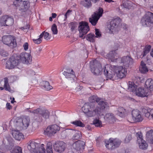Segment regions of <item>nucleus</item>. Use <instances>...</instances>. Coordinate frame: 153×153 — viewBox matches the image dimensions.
<instances>
[{
    "label": "nucleus",
    "instance_id": "obj_20",
    "mask_svg": "<svg viewBox=\"0 0 153 153\" xmlns=\"http://www.w3.org/2000/svg\"><path fill=\"white\" fill-rule=\"evenodd\" d=\"M85 144L84 142L78 140L74 143L73 144V148L77 150H79L81 149H83L84 146Z\"/></svg>",
    "mask_w": 153,
    "mask_h": 153
},
{
    "label": "nucleus",
    "instance_id": "obj_9",
    "mask_svg": "<svg viewBox=\"0 0 153 153\" xmlns=\"http://www.w3.org/2000/svg\"><path fill=\"white\" fill-rule=\"evenodd\" d=\"M2 40L4 44L12 48L16 46V40L11 36H3L2 37Z\"/></svg>",
    "mask_w": 153,
    "mask_h": 153
},
{
    "label": "nucleus",
    "instance_id": "obj_11",
    "mask_svg": "<svg viewBox=\"0 0 153 153\" xmlns=\"http://www.w3.org/2000/svg\"><path fill=\"white\" fill-rule=\"evenodd\" d=\"M114 70L117 77L120 78L125 77L127 74V71L125 67L122 66H113Z\"/></svg>",
    "mask_w": 153,
    "mask_h": 153
},
{
    "label": "nucleus",
    "instance_id": "obj_48",
    "mask_svg": "<svg viewBox=\"0 0 153 153\" xmlns=\"http://www.w3.org/2000/svg\"><path fill=\"white\" fill-rule=\"evenodd\" d=\"M53 129L54 131V133L55 134L57 131H59L60 129V128L57 125L55 124L50 126Z\"/></svg>",
    "mask_w": 153,
    "mask_h": 153
},
{
    "label": "nucleus",
    "instance_id": "obj_28",
    "mask_svg": "<svg viewBox=\"0 0 153 153\" xmlns=\"http://www.w3.org/2000/svg\"><path fill=\"white\" fill-rule=\"evenodd\" d=\"M147 140L150 143L153 144V130H151L148 131L146 134Z\"/></svg>",
    "mask_w": 153,
    "mask_h": 153
},
{
    "label": "nucleus",
    "instance_id": "obj_49",
    "mask_svg": "<svg viewBox=\"0 0 153 153\" xmlns=\"http://www.w3.org/2000/svg\"><path fill=\"white\" fill-rule=\"evenodd\" d=\"M44 145L43 144H42L41 146H39L38 148V151H37L36 153H45V149L43 146Z\"/></svg>",
    "mask_w": 153,
    "mask_h": 153
},
{
    "label": "nucleus",
    "instance_id": "obj_22",
    "mask_svg": "<svg viewBox=\"0 0 153 153\" xmlns=\"http://www.w3.org/2000/svg\"><path fill=\"white\" fill-rule=\"evenodd\" d=\"M30 2L28 1H23L22 5L21 7L17 8L21 12H24L26 11L30 7Z\"/></svg>",
    "mask_w": 153,
    "mask_h": 153
},
{
    "label": "nucleus",
    "instance_id": "obj_7",
    "mask_svg": "<svg viewBox=\"0 0 153 153\" xmlns=\"http://www.w3.org/2000/svg\"><path fill=\"white\" fill-rule=\"evenodd\" d=\"M9 144L7 146V149L10 151L11 153H22V148L18 146L14 147V141L12 138L7 139Z\"/></svg>",
    "mask_w": 153,
    "mask_h": 153
},
{
    "label": "nucleus",
    "instance_id": "obj_59",
    "mask_svg": "<svg viewBox=\"0 0 153 153\" xmlns=\"http://www.w3.org/2000/svg\"><path fill=\"white\" fill-rule=\"evenodd\" d=\"M151 111H149L147 113L145 114V116L147 118H149V119L152 118L151 117Z\"/></svg>",
    "mask_w": 153,
    "mask_h": 153
},
{
    "label": "nucleus",
    "instance_id": "obj_10",
    "mask_svg": "<svg viewBox=\"0 0 153 153\" xmlns=\"http://www.w3.org/2000/svg\"><path fill=\"white\" fill-rule=\"evenodd\" d=\"M90 29L87 22H82L79 23L78 30L79 32V36L80 38L83 37L89 30Z\"/></svg>",
    "mask_w": 153,
    "mask_h": 153
},
{
    "label": "nucleus",
    "instance_id": "obj_50",
    "mask_svg": "<svg viewBox=\"0 0 153 153\" xmlns=\"http://www.w3.org/2000/svg\"><path fill=\"white\" fill-rule=\"evenodd\" d=\"M43 33L41 34L40 36H39V38L36 39H33V40L34 42L36 44H39L42 42V40L41 39L43 37Z\"/></svg>",
    "mask_w": 153,
    "mask_h": 153
},
{
    "label": "nucleus",
    "instance_id": "obj_41",
    "mask_svg": "<svg viewBox=\"0 0 153 153\" xmlns=\"http://www.w3.org/2000/svg\"><path fill=\"white\" fill-rule=\"evenodd\" d=\"M112 141L114 146V149L118 147L121 143V141L117 138L115 139H112Z\"/></svg>",
    "mask_w": 153,
    "mask_h": 153
},
{
    "label": "nucleus",
    "instance_id": "obj_8",
    "mask_svg": "<svg viewBox=\"0 0 153 153\" xmlns=\"http://www.w3.org/2000/svg\"><path fill=\"white\" fill-rule=\"evenodd\" d=\"M91 71L94 74H99L101 71V66L100 63L97 60L91 61L90 62Z\"/></svg>",
    "mask_w": 153,
    "mask_h": 153
},
{
    "label": "nucleus",
    "instance_id": "obj_25",
    "mask_svg": "<svg viewBox=\"0 0 153 153\" xmlns=\"http://www.w3.org/2000/svg\"><path fill=\"white\" fill-rule=\"evenodd\" d=\"M12 134L13 137L16 140H20L24 138V135L19 131H14Z\"/></svg>",
    "mask_w": 153,
    "mask_h": 153
},
{
    "label": "nucleus",
    "instance_id": "obj_18",
    "mask_svg": "<svg viewBox=\"0 0 153 153\" xmlns=\"http://www.w3.org/2000/svg\"><path fill=\"white\" fill-rule=\"evenodd\" d=\"M89 100L91 103H93L94 102H96L97 103V105H105L108 104V103L104 101H103L102 99L97 97V96L93 95L90 97L89 99Z\"/></svg>",
    "mask_w": 153,
    "mask_h": 153
},
{
    "label": "nucleus",
    "instance_id": "obj_57",
    "mask_svg": "<svg viewBox=\"0 0 153 153\" xmlns=\"http://www.w3.org/2000/svg\"><path fill=\"white\" fill-rule=\"evenodd\" d=\"M151 110L147 107H142V111L144 114L149 111Z\"/></svg>",
    "mask_w": 153,
    "mask_h": 153
},
{
    "label": "nucleus",
    "instance_id": "obj_43",
    "mask_svg": "<svg viewBox=\"0 0 153 153\" xmlns=\"http://www.w3.org/2000/svg\"><path fill=\"white\" fill-rule=\"evenodd\" d=\"M81 137V133L79 131H76L72 137L73 140H77L80 138Z\"/></svg>",
    "mask_w": 153,
    "mask_h": 153
},
{
    "label": "nucleus",
    "instance_id": "obj_55",
    "mask_svg": "<svg viewBox=\"0 0 153 153\" xmlns=\"http://www.w3.org/2000/svg\"><path fill=\"white\" fill-rule=\"evenodd\" d=\"M75 131L74 130H71L70 129H67L66 131H64L62 132V135L64 134L66 135L69 133L73 134V133H74V132Z\"/></svg>",
    "mask_w": 153,
    "mask_h": 153
},
{
    "label": "nucleus",
    "instance_id": "obj_54",
    "mask_svg": "<svg viewBox=\"0 0 153 153\" xmlns=\"http://www.w3.org/2000/svg\"><path fill=\"white\" fill-rule=\"evenodd\" d=\"M65 73L68 74L71 73H75V72H74L73 69H72L71 68H66L65 69V71H64L62 73Z\"/></svg>",
    "mask_w": 153,
    "mask_h": 153
},
{
    "label": "nucleus",
    "instance_id": "obj_60",
    "mask_svg": "<svg viewBox=\"0 0 153 153\" xmlns=\"http://www.w3.org/2000/svg\"><path fill=\"white\" fill-rule=\"evenodd\" d=\"M131 139V135H129L127 136L125 139V141L126 142L128 143L129 142Z\"/></svg>",
    "mask_w": 153,
    "mask_h": 153
},
{
    "label": "nucleus",
    "instance_id": "obj_17",
    "mask_svg": "<svg viewBox=\"0 0 153 153\" xmlns=\"http://www.w3.org/2000/svg\"><path fill=\"white\" fill-rule=\"evenodd\" d=\"M39 144L34 141H30L28 143L27 148L32 153H36Z\"/></svg>",
    "mask_w": 153,
    "mask_h": 153
},
{
    "label": "nucleus",
    "instance_id": "obj_34",
    "mask_svg": "<svg viewBox=\"0 0 153 153\" xmlns=\"http://www.w3.org/2000/svg\"><path fill=\"white\" fill-rule=\"evenodd\" d=\"M81 4L84 7L88 8L92 6L90 1L89 0H83L81 1Z\"/></svg>",
    "mask_w": 153,
    "mask_h": 153
},
{
    "label": "nucleus",
    "instance_id": "obj_46",
    "mask_svg": "<svg viewBox=\"0 0 153 153\" xmlns=\"http://www.w3.org/2000/svg\"><path fill=\"white\" fill-rule=\"evenodd\" d=\"M93 124L96 126L101 127L102 126V123L101 121L99 119H96L93 121Z\"/></svg>",
    "mask_w": 153,
    "mask_h": 153
},
{
    "label": "nucleus",
    "instance_id": "obj_38",
    "mask_svg": "<svg viewBox=\"0 0 153 153\" xmlns=\"http://www.w3.org/2000/svg\"><path fill=\"white\" fill-rule=\"evenodd\" d=\"M126 110L123 107H119L118 109L117 114L120 117L124 116L125 114Z\"/></svg>",
    "mask_w": 153,
    "mask_h": 153
},
{
    "label": "nucleus",
    "instance_id": "obj_4",
    "mask_svg": "<svg viewBox=\"0 0 153 153\" xmlns=\"http://www.w3.org/2000/svg\"><path fill=\"white\" fill-rule=\"evenodd\" d=\"M19 63V57L18 56L13 55L11 56L7 61L6 67L9 69H12L18 65Z\"/></svg>",
    "mask_w": 153,
    "mask_h": 153
},
{
    "label": "nucleus",
    "instance_id": "obj_19",
    "mask_svg": "<svg viewBox=\"0 0 153 153\" xmlns=\"http://www.w3.org/2000/svg\"><path fill=\"white\" fill-rule=\"evenodd\" d=\"M121 62L123 63L124 66L126 67L132 64L133 62V59L129 56L123 57L121 59Z\"/></svg>",
    "mask_w": 153,
    "mask_h": 153
},
{
    "label": "nucleus",
    "instance_id": "obj_2",
    "mask_svg": "<svg viewBox=\"0 0 153 153\" xmlns=\"http://www.w3.org/2000/svg\"><path fill=\"white\" fill-rule=\"evenodd\" d=\"M31 113H33L34 115H37L34 117V120L38 122H41L43 120H45L48 119L50 116V112L46 109L42 108H38L36 109L30 111Z\"/></svg>",
    "mask_w": 153,
    "mask_h": 153
},
{
    "label": "nucleus",
    "instance_id": "obj_27",
    "mask_svg": "<svg viewBox=\"0 0 153 153\" xmlns=\"http://www.w3.org/2000/svg\"><path fill=\"white\" fill-rule=\"evenodd\" d=\"M118 23V22H117V19H113L110 22V24L108 25V28L109 30L113 32L112 30L116 27Z\"/></svg>",
    "mask_w": 153,
    "mask_h": 153
},
{
    "label": "nucleus",
    "instance_id": "obj_64",
    "mask_svg": "<svg viewBox=\"0 0 153 153\" xmlns=\"http://www.w3.org/2000/svg\"><path fill=\"white\" fill-rule=\"evenodd\" d=\"M83 87L80 85L78 86L75 89V91H79L82 89Z\"/></svg>",
    "mask_w": 153,
    "mask_h": 153
},
{
    "label": "nucleus",
    "instance_id": "obj_21",
    "mask_svg": "<svg viewBox=\"0 0 153 153\" xmlns=\"http://www.w3.org/2000/svg\"><path fill=\"white\" fill-rule=\"evenodd\" d=\"M108 67V65H106L104 69V74L106 77L109 79H111L115 75V73L114 71H112L111 70H108L107 68Z\"/></svg>",
    "mask_w": 153,
    "mask_h": 153
},
{
    "label": "nucleus",
    "instance_id": "obj_6",
    "mask_svg": "<svg viewBox=\"0 0 153 153\" xmlns=\"http://www.w3.org/2000/svg\"><path fill=\"white\" fill-rule=\"evenodd\" d=\"M140 23L145 27L149 26L153 24V13L148 12L142 18Z\"/></svg>",
    "mask_w": 153,
    "mask_h": 153
},
{
    "label": "nucleus",
    "instance_id": "obj_45",
    "mask_svg": "<svg viewBox=\"0 0 153 153\" xmlns=\"http://www.w3.org/2000/svg\"><path fill=\"white\" fill-rule=\"evenodd\" d=\"M151 46L150 45H147L146 46L144 49L143 53V56H145L150 51L151 48Z\"/></svg>",
    "mask_w": 153,
    "mask_h": 153
},
{
    "label": "nucleus",
    "instance_id": "obj_13",
    "mask_svg": "<svg viewBox=\"0 0 153 153\" xmlns=\"http://www.w3.org/2000/svg\"><path fill=\"white\" fill-rule=\"evenodd\" d=\"M54 150L59 152H63L65 148V144L63 141H58L53 144Z\"/></svg>",
    "mask_w": 153,
    "mask_h": 153
},
{
    "label": "nucleus",
    "instance_id": "obj_30",
    "mask_svg": "<svg viewBox=\"0 0 153 153\" xmlns=\"http://www.w3.org/2000/svg\"><path fill=\"white\" fill-rule=\"evenodd\" d=\"M41 85L47 90H50L53 88L52 86L50 85L49 82L46 81H43L41 83Z\"/></svg>",
    "mask_w": 153,
    "mask_h": 153
},
{
    "label": "nucleus",
    "instance_id": "obj_3",
    "mask_svg": "<svg viewBox=\"0 0 153 153\" xmlns=\"http://www.w3.org/2000/svg\"><path fill=\"white\" fill-rule=\"evenodd\" d=\"M12 122L16 127L26 129L29 125L30 119L28 117L25 116L22 118H19L15 120H11L10 123H11Z\"/></svg>",
    "mask_w": 153,
    "mask_h": 153
},
{
    "label": "nucleus",
    "instance_id": "obj_47",
    "mask_svg": "<svg viewBox=\"0 0 153 153\" xmlns=\"http://www.w3.org/2000/svg\"><path fill=\"white\" fill-rule=\"evenodd\" d=\"M123 5L124 8L129 9L131 7V2L129 1H125L123 2Z\"/></svg>",
    "mask_w": 153,
    "mask_h": 153
},
{
    "label": "nucleus",
    "instance_id": "obj_31",
    "mask_svg": "<svg viewBox=\"0 0 153 153\" xmlns=\"http://www.w3.org/2000/svg\"><path fill=\"white\" fill-rule=\"evenodd\" d=\"M105 146L107 148L109 149H114V145L112 141V138H110L109 140L105 142Z\"/></svg>",
    "mask_w": 153,
    "mask_h": 153
},
{
    "label": "nucleus",
    "instance_id": "obj_26",
    "mask_svg": "<svg viewBox=\"0 0 153 153\" xmlns=\"http://www.w3.org/2000/svg\"><path fill=\"white\" fill-rule=\"evenodd\" d=\"M145 86L151 93L153 91V80L151 78L147 79L145 82Z\"/></svg>",
    "mask_w": 153,
    "mask_h": 153
},
{
    "label": "nucleus",
    "instance_id": "obj_14",
    "mask_svg": "<svg viewBox=\"0 0 153 153\" xmlns=\"http://www.w3.org/2000/svg\"><path fill=\"white\" fill-rule=\"evenodd\" d=\"M19 59L22 62L25 64H29L32 61V57L28 53H21L19 56Z\"/></svg>",
    "mask_w": 153,
    "mask_h": 153
},
{
    "label": "nucleus",
    "instance_id": "obj_12",
    "mask_svg": "<svg viewBox=\"0 0 153 153\" xmlns=\"http://www.w3.org/2000/svg\"><path fill=\"white\" fill-rule=\"evenodd\" d=\"M14 23L13 18L5 15L2 16L0 18V25L1 26H11Z\"/></svg>",
    "mask_w": 153,
    "mask_h": 153
},
{
    "label": "nucleus",
    "instance_id": "obj_5",
    "mask_svg": "<svg viewBox=\"0 0 153 153\" xmlns=\"http://www.w3.org/2000/svg\"><path fill=\"white\" fill-rule=\"evenodd\" d=\"M103 13V10L102 8L99 7L98 9V11L94 12L91 16V17L89 18L90 22L93 26L96 25L99 19L102 16Z\"/></svg>",
    "mask_w": 153,
    "mask_h": 153
},
{
    "label": "nucleus",
    "instance_id": "obj_24",
    "mask_svg": "<svg viewBox=\"0 0 153 153\" xmlns=\"http://www.w3.org/2000/svg\"><path fill=\"white\" fill-rule=\"evenodd\" d=\"M63 75L65 76L66 78L67 79L68 82H75L74 78L76 76L75 73H62Z\"/></svg>",
    "mask_w": 153,
    "mask_h": 153
},
{
    "label": "nucleus",
    "instance_id": "obj_63",
    "mask_svg": "<svg viewBox=\"0 0 153 153\" xmlns=\"http://www.w3.org/2000/svg\"><path fill=\"white\" fill-rule=\"evenodd\" d=\"M71 12V10H68L66 13L65 14V19H64V21H65L67 19V16L69 15V13Z\"/></svg>",
    "mask_w": 153,
    "mask_h": 153
},
{
    "label": "nucleus",
    "instance_id": "obj_51",
    "mask_svg": "<svg viewBox=\"0 0 153 153\" xmlns=\"http://www.w3.org/2000/svg\"><path fill=\"white\" fill-rule=\"evenodd\" d=\"M136 136L137 138V141L138 143L143 140L142 134L141 132H138L136 133Z\"/></svg>",
    "mask_w": 153,
    "mask_h": 153
},
{
    "label": "nucleus",
    "instance_id": "obj_53",
    "mask_svg": "<svg viewBox=\"0 0 153 153\" xmlns=\"http://www.w3.org/2000/svg\"><path fill=\"white\" fill-rule=\"evenodd\" d=\"M51 30L53 34H56L58 33V30L57 29V26L55 24L53 25L51 28Z\"/></svg>",
    "mask_w": 153,
    "mask_h": 153
},
{
    "label": "nucleus",
    "instance_id": "obj_29",
    "mask_svg": "<svg viewBox=\"0 0 153 153\" xmlns=\"http://www.w3.org/2000/svg\"><path fill=\"white\" fill-rule=\"evenodd\" d=\"M105 120L110 123L114 122L115 121V118L112 114H107L104 116Z\"/></svg>",
    "mask_w": 153,
    "mask_h": 153
},
{
    "label": "nucleus",
    "instance_id": "obj_62",
    "mask_svg": "<svg viewBox=\"0 0 153 153\" xmlns=\"http://www.w3.org/2000/svg\"><path fill=\"white\" fill-rule=\"evenodd\" d=\"M23 47L25 50H27L28 48V44L27 42L25 43L23 45Z\"/></svg>",
    "mask_w": 153,
    "mask_h": 153
},
{
    "label": "nucleus",
    "instance_id": "obj_58",
    "mask_svg": "<svg viewBox=\"0 0 153 153\" xmlns=\"http://www.w3.org/2000/svg\"><path fill=\"white\" fill-rule=\"evenodd\" d=\"M42 48L41 47L37 48L36 49V51L35 52L36 54L38 56L39 55L42 51Z\"/></svg>",
    "mask_w": 153,
    "mask_h": 153
},
{
    "label": "nucleus",
    "instance_id": "obj_36",
    "mask_svg": "<svg viewBox=\"0 0 153 153\" xmlns=\"http://www.w3.org/2000/svg\"><path fill=\"white\" fill-rule=\"evenodd\" d=\"M139 144V147L140 149H147L148 145L145 140H142L138 143Z\"/></svg>",
    "mask_w": 153,
    "mask_h": 153
},
{
    "label": "nucleus",
    "instance_id": "obj_52",
    "mask_svg": "<svg viewBox=\"0 0 153 153\" xmlns=\"http://www.w3.org/2000/svg\"><path fill=\"white\" fill-rule=\"evenodd\" d=\"M43 33V37L44 36V37L45 39L46 40H48L50 39L51 38V36H49V34L47 32H45V31H44L41 34Z\"/></svg>",
    "mask_w": 153,
    "mask_h": 153
},
{
    "label": "nucleus",
    "instance_id": "obj_16",
    "mask_svg": "<svg viewBox=\"0 0 153 153\" xmlns=\"http://www.w3.org/2000/svg\"><path fill=\"white\" fill-rule=\"evenodd\" d=\"M136 94L138 97H144L151 95V93L147 88H139L136 91Z\"/></svg>",
    "mask_w": 153,
    "mask_h": 153
},
{
    "label": "nucleus",
    "instance_id": "obj_39",
    "mask_svg": "<svg viewBox=\"0 0 153 153\" xmlns=\"http://www.w3.org/2000/svg\"><path fill=\"white\" fill-rule=\"evenodd\" d=\"M46 151L48 153H53L52 148V143L51 142H48L47 144Z\"/></svg>",
    "mask_w": 153,
    "mask_h": 153
},
{
    "label": "nucleus",
    "instance_id": "obj_40",
    "mask_svg": "<svg viewBox=\"0 0 153 153\" xmlns=\"http://www.w3.org/2000/svg\"><path fill=\"white\" fill-rule=\"evenodd\" d=\"M77 26V24L75 22H73L70 23L69 24V27L71 28V30L72 31H73L75 30Z\"/></svg>",
    "mask_w": 153,
    "mask_h": 153
},
{
    "label": "nucleus",
    "instance_id": "obj_1",
    "mask_svg": "<svg viewBox=\"0 0 153 153\" xmlns=\"http://www.w3.org/2000/svg\"><path fill=\"white\" fill-rule=\"evenodd\" d=\"M108 104L99 105L93 103H86L82 108L84 112L88 117L98 116L102 115V113L106 109L108 108Z\"/></svg>",
    "mask_w": 153,
    "mask_h": 153
},
{
    "label": "nucleus",
    "instance_id": "obj_32",
    "mask_svg": "<svg viewBox=\"0 0 153 153\" xmlns=\"http://www.w3.org/2000/svg\"><path fill=\"white\" fill-rule=\"evenodd\" d=\"M139 71L143 74H144L148 71L146 64L143 61L141 62V64L139 67Z\"/></svg>",
    "mask_w": 153,
    "mask_h": 153
},
{
    "label": "nucleus",
    "instance_id": "obj_37",
    "mask_svg": "<svg viewBox=\"0 0 153 153\" xmlns=\"http://www.w3.org/2000/svg\"><path fill=\"white\" fill-rule=\"evenodd\" d=\"M95 37L94 34L91 33L88 34L86 36L87 40L91 42H94Z\"/></svg>",
    "mask_w": 153,
    "mask_h": 153
},
{
    "label": "nucleus",
    "instance_id": "obj_42",
    "mask_svg": "<svg viewBox=\"0 0 153 153\" xmlns=\"http://www.w3.org/2000/svg\"><path fill=\"white\" fill-rule=\"evenodd\" d=\"M4 88L5 90L9 91L10 90V88L8 83V79L7 78H5L4 79Z\"/></svg>",
    "mask_w": 153,
    "mask_h": 153
},
{
    "label": "nucleus",
    "instance_id": "obj_44",
    "mask_svg": "<svg viewBox=\"0 0 153 153\" xmlns=\"http://www.w3.org/2000/svg\"><path fill=\"white\" fill-rule=\"evenodd\" d=\"M72 123L77 126L80 127L85 126V125L80 120H76L73 122Z\"/></svg>",
    "mask_w": 153,
    "mask_h": 153
},
{
    "label": "nucleus",
    "instance_id": "obj_61",
    "mask_svg": "<svg viewBox=\"0 0 153 153\" xmlns=\"http://www.w3.org/2000/svg\"><path fill=\"white\" fill-rule=\"evenodd\" d=\"M1 54L2 56L4 57H5L7 56L8 53L4 51H2L1 52Z\"/></svg>",
    "mask_w": 153,
    "mask_h": 153
},
{
    "label": "nucleus",
    "instance_id": "obj_33",
    "mask_svg": "<svg viewBox=\"0 0 153 153\" xmlns=\"http://www.w3.org/2000/svg\"><path fill=\"white\" fill-rule=\"evenodd\" d=\"M53 130L50 126H49L44 131V134L48 136L53 135L54 134Z\"/></svg>",
    "mask_w": 153,
    "mask_h": 153
},
{
    "label": "nucleus",
    "instance_id": "obj_56",
    "mask_svg": "<svg viewBox=\"0 0 153 153\" xmlns=\"http://www.w3.org/2000/svg\"><path fill=\"white\" fill-rule=\"evenodd\" d=\"M95 34L96 35L95 37L97 38H100L101 36V33L100 31L99 30L97 29H95Z\"/></svg>",
    "mask_w": 153,
    "mask_h": 153
},
{
    "label": "nucleus",
    "instance_id": "obj_15",
    "mask_svg": "<svg viewBox=\"0 0 153 153\" xmlns=\"http://www.w3.org/2000/svg\"><path fill=\"white\" fill-rule=\"evenodd\" d=\"M131 114L132 118L135 122H140L143 119V117L141 114V112L137 109L133 110Z\"/></svg>",
    "mask_w": 153,
    "mask_h": 153
},
{
    "label": "nucleus",
    "instance_id": "obj_35",
    "mask_svg": "<svg viewBox=\"0 0 153 153\" xmlns=\"http://www.w3.org/2000/svg\"><path fill=\"white\" fill-rule=\"evenodd\" d=\"M128 89L130 91L134 92L136 91L137 89V88L136 85H135L134 83L129 82Z\"/></svg>",
    "mask_w": 153,
    "mask_h": 153
},
{
    "label": "nucleus",
    "instance_id": "obj_23",
    "mask_svg": "<svg viewBox=\"0 0 153 153\" xmlns=\"http://www.w3.org/2000/svg\"><path fill=\"white\" fill-rule=\"evenodd\" d=\"M117 54L116 50L112 51L107 54V56L111 62H116L118 60L116 56Z\"/></svg>",
    "mask_w": 153,
    "mask_h": 153
}]
</instances>
